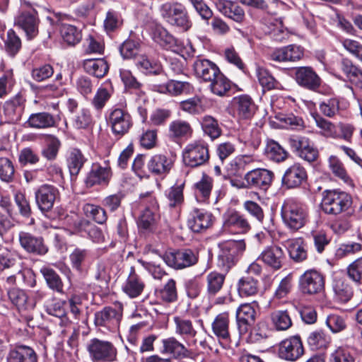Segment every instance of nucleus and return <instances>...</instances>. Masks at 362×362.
Returning a JSON list of instances; mask_svg holds the SVG:
<instances>
[{
  "instance_id": "obj_1",
  "label": "nucleus",
  "mask_w": 362,
  "mask_h": 362,
  "mask_svg": "<svg viewBox=\"0 0 362 362\" xmlns=\"http://www.w3.org/2000/svg\"><path fill=\"white\" fill-rule=\"evenodd\" d=\"M353 197L339 189H327L322 192L321 206L327 215L338 216L342 213L354 214Z\"/></svg>"
},
{
  "instance_id": "obj_2",
  "label": "nucleus",
  "mask_w": 362,
  "mask_h": 362,
  "mask_svg": "<svg viewBox=\"0 0 362 362\" xmlns=\"http://www.w3.org/2000/svg\"><path fill=\"white\" fill-rule=\"evenodd\" d=\"M161 18L169 25L188 31L192 26L186 7L178 2H166L159 7Z\"/></svg>"
},
{
  "instance_id": "obj_3",
  "label": "nucleus",
  "mask_w": 362,
  "mask_h": 362,
  "mask_svg": "<svg viewBox=\"0 0 362 362\" xmlns=\"http://www.w3.org/2000/svg\"><path fill=\"white\" fill-rule=\"evenodd\" d=\"M281 216L285 226L293 231L303 228L308 219L305 205L293 199H286L281 209Z\"/></svg>"
},
{
  "instance_id": "obj_4",
  "label": "nucleus",
  "mask_w": 362,
  "mask_h": 362,
  "mask_svg": "<svg viewBox=\"0 0 362 362\" xmlns=\"http://www.w3.org/2000/svg\"><path fill=\"white\" fill-rule=\"evenodd\" d=\"M86 349L93 362H115L117 360V349L111 341L93 338L87 344Z\"/></svg>"
},
{
  "instance_id": "obj_5",
  "label": "nucleus",
  "mask_w": 362,
  "mask_h": 362,
  "mask_svg": "<svg viewBox=\"0 0 362 362\" xmlns=\"http://www.w3.org/2000/svg\"><path fill=\"white\" fill-rule=\"evenodd\" d=\"M209 145L202 140L188 144L182 151L184 163L191 168H197L206 163L209 160Z\"/></svg>"
},
{
  "instance_id": "obj_6",
  "label": "nucleus",
  "mask_w": 362,
  "mask_h": 362,
  "mask_svg": "<svg viewBox=\"0 0 362 362\" xmlns=\"http://www.w3.org/2000/svg\"><path fill=\"white\" fill-rule=\"evenodd\" d=\"M25 102V98L21 93L6 100L2 107L3 115L0 118V126L18 123L24 112Z\"/></svg>"
},
{
  "instance_id": "obj_7",
  "label": "nucleus",
  "mask_w": 362,
  "mask_h": 362,
  "mask_svg": "<svg viewBox=\"0 0 362 362\" xmlns=\"http://www.w3.org/2000/svg\"><path fill=\"white\" fill-rule=\"evenodd\" d=\"M123 307L121 303L115 307L106 306L95 313L94 322L98 327H106L111 332L118 329L122 317Z\"/></svg>"
},
{
  "instance_id": "obj_8",
  "label": "nucleus",
  "mask_w": 362,
  "mask_h": 362,
  "mask_svg": "<svg viewBox=\"0 0 362 362\" xmlns=\"http://www.w3.org/2000/svg\"><path fill=\"white\" fill-rule=\"evenodd\" d=\"M274 177V173L269 170L253 169L244 175L243 182L239 187L267 191L272 185Z\"/></svg>"
},
{
  "instance_id": "obj_9",
  "label": "nucleus",
  "mask_w": 362,
  "mask_h": 362,
  "mask_svg": "<svg viewBox=\"0 0 362 362\" xmlns=\"http://www.w3.org/2000/svg\"><path fill=\"white\" fill-rule=\"evenodd\" d=\"M245 248L246 245L244 240H231L223 243L218 255L219 263L226 270L229 269L235 265Z\"/></svg>"
},
{
  "instance_id": "obj_10",
  "label": "nucleus",
  "mask_w": 362,
  "mask_h": 362,
  "mask_svg": "<svg viewBox=\"0 0 362 362\" xmlns=\"http://www.w3.org/2000/svg\"><path fill=\"white\" fill-rule=\"evenodd\" d=\"M40 19L34 9L21 11L14 20V25L22 29L28 40L35 39L39 34Z\"/></svg>"
},
{
  "instance_id": "obj_11",
  "label": "nucleus",
  "mask_w": 362,
  "mask_h": 362,
  "mask_svg": "<svg viewBox=\"0 0 362 362\" xmlns=\"http://www.w3.org/2000/svg\"><path fill=\"white\" fill-rule=\"evenodd\" d=\"M163 259L169 267L175 269H182L197 264L198 253L190 249H184L173 252H166Z\"/></svg>"
},
{
  "instance_id": "obj_12",
  "label": "nucleus",
  "mask_w": 362,
  "mask_h": 362,
  "mask_svg": "<svg viewBox=\"0 0 362 362\" xmlns=\"http://www.w3.org/2000/svg\"><path fill=\"white\" fill-rule=\"evenodd\" d=\"M325 281V276L320 272L308 269L300 277V288L305 294H317L324 290Z\"/></svg>"
},
{
  "instance_id": "obj_13",
  "label": "nucleus",
  "mask_w": 362,
  "mask_h": 362,
  "mask_svg": "<svg viewBox=\"0 0 362 362\" xmlns=\"http://www.w3.org/2000/svg\"><path fill=\"white\" fill-rule=\"evenodd\" d=\"M279 356L285 361H296L304 354V347L299 336L285 339L279 344Z\"/></svg>"
},
{
  "instance_id": "obj_14",
  "label": "nucleus",
  "mask_w": 362,
  "mask_h": 362,
  "mask_svg": "<svg viewBox=\"0 0 362 362\" xmlns=\"http://www.w3.org/2000/svg\"><path fill=\"white\" fill-rule=\"evenodd\" d=\"M18 241L21 247L29 254L44 256L49 251L42 237L34 235L28 232L21 231L18 234Z\"/></svg>"
},
{
  "instance_id": "obj_15",
  "label": "nucleus",
  "mask_w": 362,
  "mask_h": 362,
  "mask_svg": "<svg viewBox=\"0 0 362 362\" xmlns=\"http://www.w3.org/2000/svg\"><path fill=\"white\" fill-rule=\"evenodd\" d=\"M59 197L58 189L51 185H42L35 192L36 204L43 214L52 209L55 201Z\"/></svg>"
},
{
  "instance_id": "obj_16",
  "label": "nucleus",
  "mask_w": 362,
  "mask_h": 362,
  "mask_svg": "<svg viewBox=\"0 0 362 362\" xmlns=\"http://www.w3.org/2000/svg\"><path fill=\"white\" fill-rule=\"evenodd\" d=\"M289 144L296 154L304 160L312 163L317 160L318 151L313 144L306 137H291L288 140Z\"/></svg>"
},
{
  "instance_id": "obj_17",
  "label": "nucleus",
  "mask_w": 362,
  "mask_h": 362,
  "mask_svg": "<svg viewBox=\"0 0 362 362\" xmlns=\"http://www.w3.org/2000/svg\"><path fill=\"white\" fill-rule=\"evenodd\" d=\"M108 124L115 134L124 135L132 126V119L129 113L121 108L112 110L108 117Z\"/></svg>"
},
{
  "instance_id": "obj_18",
  "label": "nucleus",
  "mask_w": 362,
  "mask_h": 362,
  "mask_svg": "<svg viewBox=\"0 0 362 362\" xmlns=\"http://www.w3.org/2000/svg\"><path fill=\"white\" fill-rule=\"evenodd\" d=\"M223 226L225 230L240 234L247 233L251 229L247 218L235 210L229 211L223 215Z\"/></svg>"
},
{
  "instance_id": "obj_19",
  "label": "nucleus",
  "mask_w": 362,
  "mask_h": 362,
  "mask_svg": "<svg viewBox=\"0 0 362 362\" xmlns=\"http://www.w3.org/2000/svg\"><path fill=\"white\" fill-rule=\"evenodd\" d=\"M214 217L211 213L202 209H194L189 214L187 226L195 233H200L210 228L214 223Z\"/></svg>"
},
{
  "instance_id": "obj_20",
  "label": "nucleus",
  "mask_w": 362,
  "mask_h": 362,
  "mask_svg": "<svg viewBox=\"0 0 362 362\" xmlns=\"http://www.w3.org/2000/svg\"><path fill=\"white\" fill-rule=\"evenodd\" d=\"M161 344L160 354L163 355H170L175 359L190 358L192 355V351L174 337L163 339Z\"/></svg>"
},
{
  "instance_id": "obj_21",
  "label": "nucleus",
  "mask_w": 362,
  "mask_h": 362,
  "mask_svg": "<svg viewBox=\"0 0 362 362\" xmlns=\"http://www.w3.org/2000/svg\"><path fill=\"white\" fill-rule=\"evenodd\" d=\"M193 70L197 78L209 83L214 80L221 71L214 62L202 58H197L194 61Z\"/></svg>"
},
{
  "instance_id": "obj_22",
  "label": "nucleus",
  "mask_w": 362,
  "mask_h": 362,
  "mask_svg": "<svg viewBox=\"0 0 362 362\" xmlns=\"http://www.w3.org/2000/svg\"><path fill=\"white\" fill-rule=\"evenodd\" d=\"M295 79L299 86L310 90H316L321 83L320 78L309 66H302L296 69Z\"/></svg>"
},
{
  "instance_id": "obj_23",
  "label": "nucleus",
  "mask_w": 362,
  "mask_h": 362,
  "mask_svg": "<svg viewBox=\"0 0 362 362\" xmlns=\"http://www.w3.org/2000/svg\"><path fill=\"white\" fill-rule=\"evenodd\" d=\"M307 172L300 163H296L285 171L282 177V183L287 188L299 187L307 180Z\"/></svg>"
},
{
  "instance_id": "obj_24",
  "label": "nucleus",
  "mask_w": 362,
  "mask_h": 362,
  "mask_svg": "<svg viewBox=\"0 0 362 362\" xmlns=\"http://www.w3.org/2000/svg\"><path fill=\"white\" fill-rule=\"evenodd\" d=\"M304 54L303 48L296 45H290L273 51L269 58L277 62H296L300 60Z\"/></svg>"
},
{
  "instance_id": "obj_25",
  "label": "nucleus",
  "mask_w": 362,
  "mask_h": 362,
  "mask_svg": "<svg viewBox=\"0 0 362 362\" xmlns=\"http://www.w3.org/2000/svg\"><path fill=\"white\" fill-rule=\"evenodd\" d=\"M75 230L82 236H87L93 243H103L105 242V235L103 230L87 219H81L74 223Z\"/></svg>"
},
{
  "instance_id": "obj_26",
  "label": "nucleus",
  "mask_w": 362,
  "mask_h": 362,
  "mask_svg": "<svg viewBox=\"0 0 362 362\" xmlns=\"http://www.w3.org/2000/svg\"><path fill=\"white\" fill-rule=\"evenodd\" d=\"M25 124L31 129H46L57 127V119L48 112H39L30 114Z\"/></svg>"
},
{
  "instance_id": "obj_27",
  "label": "nucleus",
  "mask_w": 362,
  "mask_h": 362,
  "mask_svg": "<svg viewBox=\"0 0 362 362\" xmlns=\"http://www.w3.org/2000/svg\"><path fill=\"white\" fill-rule=\"evenodd\" d=\"M173 165L171 159L163 154H155L147 161L148 174L154 175L165 176L170 173Z\"/></svg>"
},
{
  "instance_id": "obj_28",
  "label": "nucleus",
  "mask_w": 362,
  "mask_h": 362,
  "mask_svg": "<svg viewBox=\"0 0 362 362\" xmlns=\"http://www.w3.org/2000/svg\"><path fill=\"white\" fill-rule=\"evenodd\" d=\"M152 40L165 49H171L177 45L176 39L162 25L153 23L150 28Z\"/></svg>"
},
{
  "instance_id": "obj_29",
  "label": "nucleus",
  "mask_w": 362,
  "mask_h": 362,
  "mask_svg": "<svg viewBox=\"0 0 362 362\" xmlns=\"http://www.w3.org/2000/svg\"><path fill=\"white\" fill-rule=\"evenodd\" d=\"M256 312L250 303L240 305L236 310V320L241 334L248 331V326L255 320Z\"/></svg>"
},
{
  "instance_id": "obj_30",
  "label": "nucleus",
  "mask_w": 362,
  "mask_h": 362,
  "mask_svg": "<svg viewBox=\"0 0 362 362\" xmlns=\"http://www.w3.org/2000/svg\"><path fill=\"white\" fill-rule=\"evenodd\" d=\"M111 177V170L109 167H103L98 163H93L91 170L85 180L88 187L95 185L107 184Z\"/></svg>"
},
{
  "instance_id": "obj_31",
  "label": "nucleus",
  "mask_w": 362,
  "mask_h": 362,
  "mask_svg": "<svg viewBox=\"0 0 362 362\" xmlns=\"http://www.w3.org/2000/svg\"><path fill=\"white\" fill-rule=\"evenodd\" d=\"M7 295L8 299L14 305L19 312H25L31 310L35 308V303L29 300L26 292L17 287L8 288Z\"/></svg>"
},
{
  "instance_id": "obj_32",
  "label": "nucleus",
  "mask_w": 362,
  "mask_h": 362,
  "mask_svg": "<svg viewBox=\"0 0 362 362\" xmlns=\"http://www.w3.org/2000/svg\"><path fill=\"white\" fill-rule=\"evenodd\" d=\"M173 321L175 325V333L182 336L186 340H191L187 343L189 346L195 345L197 341L194 338L197 336V331L192 322L180 316L174 317Z\"/></svg>"
},
{
  "instance_id": "obj_33",
  "label": "nucleus",
  "mask_w": 362,
  "mask_h": 362,
  "mask_svg": "<svg viewBox=\"0 0 362 362\" xmlns=\"http://www.w3.org/2000/svg\"><path fill=\"white\" fill-rule=\"evenodd\" d=\"M259 259L273 269L277 270L282 267L284 253L280 247L270 246L262 252Z\"/></svg>"
},
{
  "instance_id": "obj_34",
  "label": "nucleus",
  "mask_w": 362,
  "mask_h": 362,
  "mask_svg": "<svg viewBox=\"0 0 362 362\" xmlns=\"http://www.w3.org/2000/svg\"><path fill=\"white\" fill-rule=\"evenodd\" d=\"M233 107L240 119H250L255 112V105L250 96L241 95L233 98Z\"/></svg>"
},
{
  "instance_id": "obj_35",
  "label": "nucleus",
  "mask_w": 362,
  "mask_h": 362,
  "mask_svg": "<svg viewBox=\"0 0 362 362\" xmlns=\"http://www.w3.org/2000/svg\"><path fill=\"white\" fill-rule=\"evenodd\" d=\"M7 362H37V356L31 347L19 345L10 351Z\"/></svg>"
},
{
  "instance_id": "obj_36",
  "label": "nucleus",
  "mask_w": 362,
  "mask_h": 362,
  "mask_svg": "<svg viewBox=\"0 0 362 362\" xmlns=\"http://www.w3.org/2000/svg\"><path fill=\"white\" fill-rule=\"evenodd\" d=\"M212 331L219 339L225 341L230 340L229 315L228 313L218 314L212 322Z\"/></svg>"
},
{
  "instance_id": "obj_37",
  "label": "nucleus",
  "mask_w": 362,
  "mask_h": 362,
  "mask_svg": "<svg viewBox=\"0 0 362 362\" xmlns=\"http://www.w3.org/2000/svg\"><path fill=\"white\" fill-rule=\"evenodd\" d=\"M83 67L86 73L97 78L104 77L109 70L107 62L101 58L84 59Z\"/></svg>"
},
{
  "instance_id": "obj_38",
  "label": "nucleus",
  "mask_w": 362,
  "mask_h": 362,
  "mask_svg": "<svg viewBox=\"0 0 362 362\" xmlns=\"http://www.w3.org/2000/svg\"><path fill=\"white\" fill-rule=\"evenodd\" d=\"M145 287L142 279L135 273L134 267H131L130 274L127 279L123 290L130 298H136L141 294Z\"/></svg>"
},
{
  "instance_id": "obj_39",
  "label": "nucleus",
  "mask_w": 362,
  "mask_h": 362,
  "mask_svg": "<svg viewBox=\"0 0 362 362\" xmlns=\"http://www.w3.org/2000/svg\"><path fill=\"white\" fill-rule=\"evenodd\" d=\"M114 88L110 83H105L96 90L90 101L91 105L97 111H100L105 106L113 94Z\"/></svg>"
},
{
  "instance_id": "obj_40",
  "label": "nucleus",
  "mask_w": 362,
  "mask_h": 362,
  "mask_svg": "<svg viewBox=\"0 0 362 362\" xmlns=\"http://www.w3.org/2000/svg\"><path fill=\"white\" fill-rule=\"evenodd\" d=\"M40 272L50 289L59 293H64L63 281L59 275L52 268L43 266L40 268Z\"/></svg>"
},
{
  "instance_id": "obj_41",
  "label": "nucleus",
  "mask_w": 362,
  "mask_h": 362,
  "mask_svg": "<svg viewBox=\"0 0 362 362\" xmlns=\"http://www.w3.org/2000/svg\"><path fill=\"white\" fill-rule=\"evenodd\" d=\"M264 153L267 159L276 163L286 160L288 156V153L278 142L272 139L267 141Z\"/></svg>"
},
{
  "instance_id": "obj_42",
  "label": "nucleus",
  "mask_w": 362,
  "mask_h": 362,
  "mask_svg": "<svg viewBox=\"0 0 362 362\" xmlns=\"http://www.w3.org/2000/svg\"><path fill=\"white\" fill-rule=\"evenodd\" d=\"M307 342L313 350L325 349L331 342V337L325 331L317 329L309 334Z\"/></svg>"
},
{
  "instance_id": "obj_43",
  "label": "nucleus",
  "mask_w": 362,
  "mask_h": 362,
  "mask_svg": "<svg viewBox=\"0 0 362 362\" xmlns=\"http://www.w3.org/2000/svg\"><path fill=\"white\" fill-rule=\"evenodd\" d=\"M192 132L193 129L187 121L176 119L169 124V136L173 139L189 138Z\"/></svg>"
},
{
  "instance_id": "obj_44",
  "label": "nucleus",
  "mask_w": 362,
  "mask_h": 362,
  "mask_svg": "<svg viewBox=\"0 0 362 362\" xmlns=\"http://www.w3.org/2000/svg\"><path fill=\"white\" fill-rule=\"evenodd\" d=\"M157 297L165 303H174L177 300V283L173 279H169L164 285L156 289Z\"/></svg>"
},
{
  "instance_id": "obj_45",
  "label": "nucleus",
  "mask_w": 362,
  "mask_h": 362,
  "mask_svg": "<svg viewBox=\"0 0 362 362\" xmlns=\"http://www.w3.org/2000/svg\"><path fill=\"white\" fill-rule=\"evenodd\" d=\"M113 272L108 262L98 261L93 270V278L101 286L107 287Z\"/></svg>"
},
{
  "instance_id": "obj_46",
  "label": "nucleus",
  "mask_w": 362,
  "mask_h": 362,
  "mask_svg": "<svg viewBox=\"0 0 362 362\" xmlns=\"http://www.w3.org/2000/svg\"><path fill=\"white\" fill-rule=\"evenodd\" d=\"M259 291V282L255 278L247 276L240 278L238 282V291L241 297L255 296Z\"/></svg>"
},
{
  "instance_id": "obj_47",
  "label": "nucleus",
  "mask_w": 362,
  "mask_h": 362,
  "mask_svg": "<svg viewBox=\"0 0 362 362\" xmlns=\"http://www.w3.org/2000/svg\"><path fill=\"white\" fill-rule=\"evenodd\" d=\"M226 275L218 272H209L206 276V292L209 296H214L223 288Z\"/></svg>"
},
{
  "instance_id": "obj_48",
  "label": "nucleus",
  "mask_w": 362,
  "mask_h": 362,
  "mask_svg": "<svg viewBox=\"0 0 362 362\" xmlns=\"http://www.w3.org/2000/svg\"><path fill=\"white\" fill-rule=\"evenodd\" d=\"M286 245L291 258L296 262H302L307 258V251L302 238L288 240Z\"/></svg>"
},
{
  "instance_id": "obj_49",
  "label": "nucleus",
  "mask_w": 362,
  "mask_h": 362,
  "mask_svg": "<svg viewBox=\"0 0 362 362\" xmlns=\"http://www.w3.org/2000/svg\"><path fill=\"white\" fill-rule=\"evenodd\" d=\"M335 298L340 302L346 303L353 296V290L346 280L335 279L333 283Z\"/></svg>"
},
{
  "instance_id": "obj_50",
  "label": "nucleus",
  "mask_w": 362,
  "mask_h": 362,
  "mask_svg": "<svg viewBox=\"0 0 362 362\" xmlns=\"http://www.w3.org/2000/svg\"><path fill=\"white\" fill-rule=\"evenodd\" d=\"M213 187V179L203 174L202 179L195 184V194L199 202L206 201Z\"/></svg>"
},
{
  "instance_id": "obj_51",
  "label": "nucleus",
  "mask_w": 362,
  "mask_h": 362,
  "mask_svg": "<svg viewBox=\"0 0 362 362\" xmlns=\"http://www.w3.org/2000/svg\"><path fill=\"white\" fill-rule=\"evenodd\" d=\"M252 156L248 155L238 156L229 163L227 170L230 175H240L245 170L247 165L253 162Z\"/></svg>"
},
{
  "instance_id": "obj_52",
  "label": "nucleus",
  "mask_w": 362,
  "mask_h": 362,
  "mask_svg": "<svg viewBox=\"0 0 362 362\" xmlns=\"http://www.w3.org/2000/svg\"><path fill=\"white\" fill-rule=\"evenodd\" d=\"M256 75L259 84L264 90L278 89L280 83L273 77L269 71L262 66H257Z\"/></svg>"
},
{
  "instance_id": "obj_53",
  "label": "nucleus",
  "mask_w": 362,
  "mask_h": 362,
  "mask_svg": "<svg viewBox=\"0 0 362 362\" xmlns=\"http://www.w3.org/2000/svg\"><path fill=\"white\" fill-rule=\"evenodd\" d=\"M274 327L278 331H285L292 326V320L287 310H276L271 314Z\"/></svg>"
},
{
  "instance_id": "obj_54",
  "label": "nucleus",
  "mask_w": 362,
  "mask_h": 362,
  "mask_svg": "<svg viewBox=\"0 0 362 362\" xmlns=\"http://www.w3.org/2000/svg\"><path fill=\"white\" fill-rule=\"evenodd\" d=\"M86 161V158L78 149L71 150L67 158V165L71 175L76 176Z\"/></svg>"
},
{
  "instance_id": "obj_55",
  "label": "nucleus",
  "mask_w": 362,
  "mask_h": 362,
  "mask_svg": "<svg viewBox=\"0 0 362 362\" xmlns=\"http://www.w3.org/2000/svg\"><path fill=\"white\" fill-rule=\"evenodd\" d=\"M83 211L87 218L93 219L98 224H103L107 220V215L104 208L93 204H86Z\"/></svg>"
},
{
  "instance_id": "obj_56",
  "label": "nucleus",
  "mask_w": 362,
  "mask_h": 362,
  "mask_svg": "<svg viewBox=\"0 0 362 362\" xmlns=\"http://www.w3.org/2000/svg\"><path fill=\"white\" fill-rule=\"evenodd\" d=\"M4 45L6 53L11 57H14L22 47L21 40L13 29L7 31Z\"/></svg>"
},
{
  "instance_id": "obj_57",
  "label": "nucleus",
  "mask_w": 362,
  "mask_h": 362,
  "mask_svg": "<svg viewBox=\"0 0 362 362\" xmlns=\"http://www.w3.org/2000/svg\"><path fill=\"white\" fill-rule=\"evenodd\" d=\"M201 125L204 132L211 139H216L221 134L222 131L218 121L210 115H205L202 118Z\"/></svg>"
},
{
  "instance_id": "obj_58",
  "label": "nucleus",
  "mask_w": 362,
  "mask_h": 362,
  "mask_svg": "<svg viewBox=\"0 0 362 362\" xmlns=\"http://www.w3.org/2000/svg\"><path fill=\"white\" fill-rule=\"evenodd\" d=\"M60 33L63 40L69 45H75L82 37L81 31L76 26L69 24H62Z\"/></svg>"
},
{
  "instance_id": "obj_59",
  "label": "nucleus",
  "mask_w": 362,
  "mask_h": 362,
  "mask_svg": "<svg viewBox=\"0 0 362 362\" xmlns=\"http://www.w3.org/2000/svg\"><path fill=\"white\" fill-rule=\"evenodd\" d=\"M209 83L211 92L218 96L225 95L231 87L230 81L221 71Z\"/></svg>"
},
{
  "instance_id": "obj_60",
  "label": "nucleus",
  "mask_w": 362,
  "mask_h": 362,
  "mask_svg": "<svg viewBox=\"0 0 362 362\" xmlns=\"http://www.w3.org/2000/svg\"><path fill=\"white\" fill-rule=\"evenodd\" d=\"M314 118L317 127L321 129L322 135L326 137L339 139L340 134L337 131V125L320 115H317Z\"/></svg>"
},
{
  "instance_id": "obj_61",
  "label": "nucleus",
  "mask_w": 362,
  "mask_h": 362,
  "mask_svg": "<svg viewBox=\"0 0 362 362\" xmlns=\"http://www.w3.org/2000/svg\"><path fill=\"white\" fill-rule=\"evenodd\" d=\"M45 141L46 146L42 151V155L47 160H54L57 156L61 142L53 135H47Z\"/></svg>"
},
{
  "instance_id": "obj_62",
  "label": "nucleus",
  "mask_w": 362,
  "mask_h": 362,
  "mask_svg": "<svg viewBox=\"0 0 362 362\" xmlns=\"http://www.w3.org/2000/svg\"><path fill=\"white\" fill-rule=\"evenodd\" d=\"M245 146L257 149L261 144V134L257 129L244 131L238 138Z\"/></svg>"
},
{
  "instance_id": "obj_63",
  "label": "nucleus",
  "mask_w": 362,
  "mask_h": 362,
  "mask_svg": "<svg viewBox=\"0 0 362 362\" xmlns=\"http://www.w3.org/2000/svg\"><path fill=\"white\" fill-rule=\"evenodd\" d=\"M354 214L342 213L331 225L332 229L337 233L342 234L352 226L351 217Z\"/></svg>"
},
{
  "instance_id": "obj_64",
  "label": "nucleus",
  "mask_w": 362,
  "mask_h": 362,
  "mask_svg": "<svg viewBox=\"0 0 362 362\" xmlns=\"http://www.w3.org/2000/svg\"><path fill=\"white\" fill-rule=\"evenodd\" d=\"M166 89L170 94L178 95L183 93H191L194 90V87L187 81L171 80L168 82Z\"/></svg>"
}]
</instances>
